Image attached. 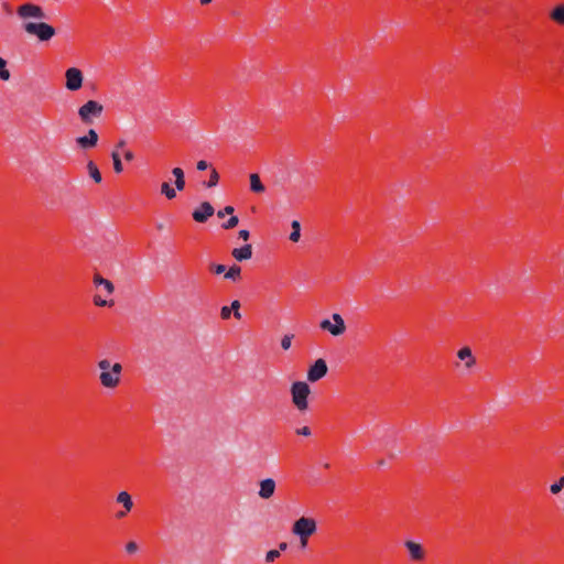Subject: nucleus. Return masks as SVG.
Masks as SVG:
<instances>
[{
    "label": "nucleus",
    "mask_w": 564,
    "mask_h": 564,
    "mask_svg": "<svg viewBox=\"0 0 564 564\" xmlns=\"http://www.w3.org/2000/svg\"><path fill=\"white\" fill-rule=\"evenodd\" d=\"M293 335H284L281 339V347L283 350L290 349L292 345Z\"/></svg>",
    "instance_id": "31"
},
{
    "label": "nucleus",
    "mask_w": 564,
    "mask_h": 564,
    "mask_svg": "<svg viewBox=\"0 0 564 564\" xmlns=\"http://www.w3.org/2000/svg\"><path fill=\"white\" fill-rule=\"evenodd\" d=\"M235 208L232 206H226L224 209L217 212L219 218H224L226 215H232Z\"/></svg>",
    "instance_id": "34"
},
{
    "label": "nucleus",
    "mask_w": 564,
    "mask_h": 564,
    "mask_svg": "<svg viewBox=\"0 0 564 564\" xmlns=\"http://www.w3.org/2000/svg\"><path fill=\"white\" fill-rule=\"evenodd\" d=\"M404 546L409 552V557L412 562L422 563L426 558V551L420 543L414 541H405Z\"/></svg>",
    "instance_id": "9"
},
{
    "label": "nucleus",
    "mask_w": 564,
    "mask_h": 564,
    "mask_svg": "<svg viewBox=\"0 0 564 564\" xmlns=\"http://www.w3.org/2000/svg\"><path fill=\"white\" fill-rule=\"evenodd\" d=\"M111 159H112L115 172L116 173H121L123 171V165H122L119 152L118 151H113L111 153Z\"/></svg>",
    "instance_id": "25"
},
{
    "label": "nucleus",
    "mask_w": 564,
    "mask_h": 564,
    "mask_svg": "<svg viewBox=\"0 0 564 564\" xmlns=\"http://www.w3.org/2000/svg\"><path fill=\"white\" fill-rule=\"evenodd\" d=\"M551 18L554 22L563 25L564 24V6H557L551 13Z\"/></svg>",
    "instance_id": "22"
},
{
    "label": "nucleus",
    "mask_w": 564,
    "mask_h": 564,
    "mask_svg": "<svg viewBox=\"0 0 564 564\" xmlns=\"http://www.w3.org/2000/svg\"><path fill=\"white\" fill-rule=\"evenodd\" d=\"M310 386L304 381H296L291 387L292 403L300 412L308 409Z\"/></svg>",
    "instance_id": "3"
},
{
    "label": "nucleus",
    "mask_w": 564,
    "mask_h": 564,
    "mask_svg": "<svg viewBox=\"0 0 564 564\" xmlns=\"http://www.w3.org/2000/svg\"><path fill=\"white\" fill-rule=\"evenodd\" d=\"M172 175L175 177V188L183 191L186 185L184 171L181 167H174L172 169Z\"/></svg>",
    "instance_id": "18"
},
{
    "label": "nucleus",
    "mask_w": 564,
    "mask_h": 564,
    "mask_svg": "<svg viewBox=\"0 0 564 564\" xmlns=\"http://www.w3.org/2000/svg\"><path fill=\"white\" fill-rule=\"evenodd\" d=\"M23 30L41 42H47L56 34L55 29L45 22H25Z\"/></svg>",
    "instance_id": "4"
},
{
    "label": "nucleus",
    "mask_w": 564,
    "mask_h": 564,
    "mask_svg": "<svg viewBox=\"0 0 564 564\" xmlns=\"http://www.w3.org/2000/svg\"><path fill=\"white\" fill-rule=\"evenodd\" d=\"M87 170H88V174L89 176L96 182V183H100L102 177H101V173L98 169V166L95 164V162L93 161H89L87 163Z\"/></svg>",
    "instance_id": "20"
},
{
    "label": "nucleus",
    "mask_w": 564,
    "mask_h": 564,
    "mask_svg": "<svg viewBox=\"0 0 564 564\" xmlns=\"http://www.w3.org/2000/svg\"><path fill=\"white\" fill-rule=\"evenodd\" d=\"M230 310H231V313L234 315V317L236 319H241V314H240V302L238 300H235L234 302H231V305L229 306Z\"/></svg>",
    "instance_id": "29"
},
{
    "label": "nucleus",
    "mask_w": 564,
    "mask_h": 564,
    "mask_svg": "<svg viewBox=\"0 0 564 564\" xmlns=\"http://www.w3.org/2000/svg\"><path fill=\"white\" fill-rule=\"evenodd\" d=\"M98 368L100 369L99 380L102 387L115 389L119 386L122 373L121 364H111L108 359H101L98 361Z\"/></svg>",
    "instance_id": "1"
},
{
    "label": "nucleus",
    "mask_w": 564,
    "mask_h": 564,
    "mask_svg": "<svg viewBox=\"0 0 564 564\" xmlns=\"http://www.w3.org/2000/svg\"><path fill=\"white\" fill-rule=\"evenodd\" d=\"M161 194L164 195L167 199H174L176 197V191L173 188L169 182H163L161 184Z\"/></svg>",
    "instance_id": "21"
},
{
    "label": "nucleus",
    "mask_w": 564,
    "mask_h": 564,
    "mask_svg": "<svg viewBox=\"0 0 564 564\" xmlns=\"http://www.w3.org/2000/svg\"><path fill=\"white\" fill-rule=\"evenodd\" d=\"M10 78V72L7 68V61L2 57H0V79L2 80H9Z\"/></svg>",
    "instance_id": "26"
},
{
    "label": "nucleus",
    "mask_w": 564,
    "mask_h": 564,
    "mask_svg": "<svg viewBox=\"0 0 564 564\" xmlns=\"http://www.w3.org/2000/svg\"><path fill=\"white\" fill-rule=\"evenodd\" d=\"M209 269L215 274H221L226 271V267L224 264H212Z\"/></svg>",
    "instance_id": "35"
},
{
    "label": "nucleus",
    "mask_w": 564,
    "mask_h": 564,
    "mask_svg": "<svg viewBox=\"0 0 564 564\" xmlns=\"http://www.w3.org/2000/svg\"><path fill=\"white\" fill-rule=\"evenodd\" d=\"M332 318H333L334 323H332L329 319H323L319 323V327L323 330L329 332L333 336L343 335L346 332V325H345L344 318L341 317V315H339L337 313H334L332 315Z\"/></svg>",
    "instance_id": "7"
},
{
    "label": "nucleus",
    "mask_w": 564,
    "mask_h": 564,
    "mask_svg": "<svg viewBox=\"0 0 564 564\" xmlns=\"http://www.w3.org/2000/svg\"><path fill=\"white\" fill-rule=\"evenodd\" d=\"M139 546L134 541H130L126 544V551L129 554H133L138 551Z\"/></svg>",
    "instance_id": "36"
},
{
    "label": "nucleus",
    "mask_w": 564,
    "mask_h": 564,
    "mask_svg": "<svg viewBox=\"0 0 564 564\" xmlns=\"http://www.w3.org/2000/svg\"><path fill=\"white\" fill-rule=\"evenodd\" d=\"M317 523L315 519L310 517H301L294 521L292 525V533L300 538L301 547H306L310 538L315 534Z\"/></svg>",
    "instance_id": "2"
},
{
    "label": "nucleus",
    "mask_w": 564,
    "mask_h": 564,
    "mask_svg": "<svg viewBox=\"0 0 564 564\" xmlns=\"http://www.w3.org/2000/svg\"><path fill=\"white\" fill-rule=\"evenodd\" d=\"M94 304H95L96 306H100V307H102V306H107V305H112V301H111L110 303H108L106 300H104V299L101 297V295H100V294H96V295L94 296Z\"/></svg>",
    "instance_id": "32"
},
{
    "label": "nucleus",
    "mask_w": 564,
    "mask_h": 564,
    "mask_svg": "<svg viewBox=\"0 0 564 564\" xmlns=\"http://www.w3.org/2000/svg\"><path fill=\"white\" fill-rule=\"evenodd\" d=\"M249 178H250V189L253 193H263L265 191V187L262 184L259 174L251 173Z\"/></svg>",
    "instance_id": "19"
},
{
    "label": "nucleus",
    "mask_w": 564,
    "mask_h": 564,
    "mask_svg": "<svg viewBox=\"0 0 564 564\" xmlns=\"http://www.w3.org/2000/svg\"><path fill=\"white\" fill-rule=\"evenodd\" d=\"M17 14L20 19L26 20V19H39L44 20L46 19V14L43 10V8L39 4L26 2L17 8Z\"/></svg>",
    "instance_id": "6"
},
{
    "label": "nucleus",
    "mask_w": 564,
    "mask_h": 564,
    "mask_svg": "<svg viewBox=\"0 0 564 564\" xmlns=\"http://www.w3.org/2000/svg\"><path fill=\"white\" fill-rule=\"evenodd\" d=\"M104 106L96 100H88L78 109V116L83 123L91 124L95 118L102 115Z\"/></svg>",
    "instance_id": "5"
},
{
    "label": "nucleus",
    "mask_w": 564,
    "mask_h": 564,
    "mask_svg": "<svg viewBox=\"0 0 564 564\" xmlns=\"http://www.w3.org/2000/svg\"><path fill=\"white\" fill-rule=\"evenodd\" d=\"M295 433L297 435L310 436L312 434V431L308 426H303V427L296 429Z\"/></svg>",
    "instance_id": "38"
},
{
    "label": "nucleus",
    "mask_w": 564,
    "mask_h": 564,
    "mask_svg": "<svg viewBox=\"0 0 564 564\" xmlns=\"http://www.w3.org/2000/svg\"><path fill=\"white\" fill-rule=\"evenodd\" d=\"M208 166H209V164H208L205 160H200V161H198V162H197V165H196L197 170H199V171H204V170H206Z\"/></svg>",
    "instance_id": "39"
},
{
    "label": "nucleus",
    "mask_w": 564,
    "mask_h": 564,
    "mask_svg": "<svg viewBox=\"0 0 564 564\" xmlns=\"http://www.w3.org/2000/svg\"><path fill=\"white\" fill-rule=\"evenodd\" d=\"M250 237V232L246 229H242L239 231V238L243 239V240H248Z\"/></svg>",
    "instance_id": "40"
},
{
    "label": "nucleus",
    "mask_w": 564,
    "mask_h": 564,
    "mask_svg": "<svg viewBox=\"0 0 564 564\" xmlns=\"http://www.w3.org/2000/svg\"><path fill=\"white\" fill-rule=\"evenodd\" d=\"M66 88L68 90H78L83 85V73L76 67H70L65 73Z\"/></svg>",
    "instance_id": "8"
},
{
    "label": "nucleus",
    "mask_w": 564,
    "mask_h": 564,
    "mask_svg": "<svg viewBox=\"0 0 564 564\" xmlns=\"http://www.w3.org/2000/svg\"><path fill=\"white\" fill-rule=\"evenodd\" d=\"M116 501L118 503L122 505V507H123V509H126V511H131L133 508L132 498H131L130 494H128L127 491L119 492L116 498Z\"/></svg>",
    "instance_id": "17"
},
{
    "label": "nucleus",
    "mask_w": 564,
    "mask_h": 564,
    "mask_svg": "<svg viewBox=\"0 0 564 564\" xmlns=\"http://www.w3.org/2000/svg\"><path fill=\"white\" fill-rule=\"evenodd\" d=\"M218 182H219V174L215 169H212L209 180L207 182H205L204 184L207 187H214L218 184Z\"/></svg>",
    "instance_id": "27"
},
{
    "label": "nucleus",
    "mask_w": 564,
    "mask_h": 564,
    "mask_svg": "<svg viewBox=\"0 0 564 564\" xmlns=\"http://www.w3.org/2000/svg\"><path fill=\"white\" fill-rule=\"evenodd\" d=\"M286 547H288V543H285V542H281V543L279 544V549H280L281 551H285V550H286Z\"/></svg>",
    "instance_id": "44"
},
{
    "label": "nucleus",
    "mask_w": 564,
    "mask_h": 564,
    "mask_svg": "<svg viewBox=\"0 0 564 564\" xmlns=\"http://www.w3.org/2000/svg\"><path fill=\"white\" fill-rule=\"evenodd\" d=\"M202 4H208L212 2V0H199Z\"/></svg>",
    "instance_id": "45"
},
{
    "label": "nucleus",
    "mask_w": 564,
    "mask_h": 564,
    "mask_svg": "<svg viewBox=\"0 0 564 564\" xmlns=\"http://www.w3.org/2000/svg\"><path fill=\"white\" fill-rule=\"evenodd\" d=\"M239 223L237 216H231L226 223L221 225V227L226 230L235 228Z\"/></svg>",
    "instance_id": "30"
},
{
    "label": "nucleus",
    "mask_w": 564,
    "mask_h": 564,
    "mask_svg": "<svg viewBox=\"0 0 564 564\" xmlns=\"http://www.w3.org/2000/svg\"><path fill=\"white\" fill-rule=\"evenodd\" d=\"M129 512H130V511H126V509L120 510V511H118V512L116 513V518H117V519H123V518H126V517H127V514H128Z\"/></svg>",
    "instance_id": "42"
},
{
    "label": "nucleus",
    "mask_w": 564,
    "mask_h": 564,
    "mask_svg": "<svg viewBox=\"0 0 564 564\" xmlns=\"http://www.w3.org/2000/svg\"><path fill=\"white\" fill-rule=\"evenodd\" d=\"M231 310L229 306H223L220 311V316L223 319H229L231 316Z\"/></svg>",
    "instance_id": "37"
},
{
    "label": "nucleus",
    "mask_w": 564,
    "mask_h": 564,
    "mask_svg": "<svg viewBox=\"0 0 564 564\" xmlns=\"http://www.w3.org/2000/svg\"><path fill=\"white\" fill-rule=\"evenodd\" d=\"M123 156L127 161H132L134 159V154L132 151L127 150L123 152Z\"/></svg>",
    "instance_id": "41"
},
{
    "label": "nucleus",
    "mask_w": 564,
    "mask_h": 564,
    "mask_svg": "<svg viewBox=\"0 0 564 564\" xmlns=\"http://www.w3.org/2000/svg\"><path fill=\"white\" fill-rule=\"evenodd\" d=\"M275 481L272 478H267L260 481L259 497L269 499L274 495Z\"/></svg>",
    "instance_id": "13"
},
{
    "label": "nucleus",
    "mask_w": 564,
    "mask_h": 564,
    "mask_svg": "<svg viewBox=\"0 0 564 564\" xmlns=\"http://www.w3.org/2000/svg\"><path fill=\"white\" fill-rule=\"evenodd\" d=\"M124 145H126V141H124V140H120V141L117 143L116 148H117V150H118V149H122Z\"/></svg>",
    "instance_id": "43"
},
{
    "label": "nucleus",
    "mask_w": 564,
    "mask_h": 564,
    "mask_svg": "<svg viewBox=\"0 0 564 564\" xmlns=\"http://www.w3.org/2000/svg\"><path fill=\"white\" fill-rule=\"evenodd\" d=\"M241 274V268L237 264H234L229 268V270L225 273L226 279H230L232 281H236L240 278Z\"/></svg>",
    "instance_id": "24"
},
{
    "label": "nucleus",
    "mask_w": 564,
    "mask_h": 564,
    "mask_svg": "<svg viewBox=\"0 0 564 564\" xmlns=\"http://www.w3.org/2000/svg\"><path fill=\"white\" fill-rule=\"evenodd\" d=\"M231 254L237 261L248 260L252 257V247L248 243L241 248H235L231 251Z\"/></svg>",
    "instance_id": "16"
},
{
    "label": "nucleus",
    "mask_w": 564,
    "mask_h": 564,
    "mask_svg": "<svg viewBox=\"0 0 564 564\" xmlns=\"http://www.w3.org/2000/svg\"><path fill=\"white\" fill-rule=\"evenodd\" d=\"M292 232L290 234V240L297 242L301 238V224L297 220H293L291 224Z\"/></svg>",
    "instance_id": "23"
},
{
    "label": "nucleus",
    "mask_w": 564,
    "mask_h": 564,
    "mask_svg": "<svg viewBox=\"0 0 564 564\" xmlns=\"http://www.w3.org/2000/svg\"><path fill=\"white\" fill-rule=\"evenodd\" d=\"M457 357L464 361V366L466 369H471L476 365V358L471 352L469 347H463L457 351Z\"/></svg>",
    "instance_id": "14"
},
{
    "label": "nucleus",
    "mask_w": 564,
    "mask_h": 564,
    "mask_svg": "<svg viewBox=\"0 0 564 564\" xmlns=\"http://www.w3.org/2000/svg\"><path fill=\"white\" fill-rule=\"evenodd\" d=\"M564 488V476L560 477V479L557 481H555L554 484H552L550 486V491L553 494V495H557L561 492V490Z\"/></svg>",
    "instance_id": "28"
},
{
    "label": "nucleus",
    "mask_w": 564,
    "mask_h": 564,
    "mask_svg": "<svg viewBox=\"0 0 564 564\" xmlns=\"http://www.w3.org/2000/svg\"><path fill=\"white\" fill-rule=\"evenodd\" d=\"M215 213V209L214 207L212 206L210 203L208 202H203L198 208H196L192 216H193V219L196 221V223H206L208 220L209 217H212Z\"/></svg>",
    "instance_id": "11"
},
{
    "label": "nucleus",
    "mask_w": 564,
    "mask_h": 564,
    "mask_svg": "<svg viewBox=\"0 0 564 564\" xmlns=\"http://www.w3.org/2000/svg\"><path fill=\"white\" fill-rule=\"evenodd\" d=\"M327 365L324 359H317L307 371V380L311 382L318 381L327 373Z\"/></svg>",
    "instance_id": "10"
},
{
    "label": "nucleus",
    "mask_w": 564,
    "mask_h": 564,
    "mask_svg": "<svg viewBox=\"0 0 564 564\" xmlns=\"http://www.w3.org/2000/svg\"><path fill=\"white\" fill-rule=\"evenodd\" d=\"M279 556H280L279 550H271L267 553L265 561L270 563V562L275 561Z\"/></svg>",
    "instance_id": "33"
},
{
    "label": "nucleus",
    "mask_w": 564,
    "mask_h": 564,
    "mask_svg": "<svg viewBox=\"0 0 564 564\" xmlns=\"http://www.w3.org/2000/svg\"><path fill=\"white\" fill-rule=\"evenodd\" d=\"M94 284L96 288L100 289L101 292L105 293V295H110L113 293V284L111 281L104 279L100 274L96 273L94 275Z\"/></svg>",
    "instance_id": "15"
},
{
    "label": "nucleus",
    "mask_w": 564,
    "mask_h": 564,
    "mask_svg": "<svg viewBox=\"0 0 564 564\" xmlns=\"http://www.w3.org/2000/svg\"><path fill=\"white\" fill-rule=\"evenodd\" d=\"M98 142V134L94 129H89L88 133L76 139V143L82 149L94 148Z\"/></svg>",
    "instance_id": "12"
}]
</instances>
